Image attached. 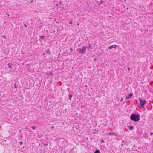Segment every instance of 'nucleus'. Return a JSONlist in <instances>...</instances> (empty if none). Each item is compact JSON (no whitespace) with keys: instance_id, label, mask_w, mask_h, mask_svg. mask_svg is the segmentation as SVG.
<instances>
[{"instance_id":"nucleus-16","label":"nucleus","mask_w":153,"mask_h":153,"mask_svg":"<svg viewBox=\"0 0 153 153\" xmlns=\"http://www.w3.org/2000/svg\"><path fill=\"white\" fill-rule=\"evenodd\" d=\"M152 134H153V133H152V132L151 133H150V135H152Z\"/></svg>"},{"instance_id":"nucleus-11","label":"nucleus","mask_w":153,"mask_h":153,"mask_svg":"<svg viewBox=\"0 0 153 153\" xmlns=\"http://www.w3.org/2000/svg\"><path fill=\"white\" fill-rule=\"evenodd\" d=\"M112 134H114L115 136H117V134L115 133H112Z\"/></svg>"},{"instance_id":"nucleus-24","label":"nucleus","mask_w":153,"mask_h":153,"mask_svg":"<svg viewBox=\"0 0 153 153\" xmlns=\"http://www.w3.org/2000/svg\"><path fill=\"white\" fill-rule=\"evenodd\" d=\"M70 97H72V96L71 95H70Z\"/></svg>"},{"instance_id":"nucleus-14","label":"nucleus","mask_w":153,"mask_h":153,"mask_svg":"<svg viewBox=\"0 0 153 153\" xmlns=\"http://www.w3.org/2000/svg\"><path fill=\"white\" fill-rule=\"evenodd\" d=\"M54 128V126H53L51 127V128L53 129V128Z\"/></svg>"},{"instance_id":"nucleus-20","label":"nucleus","mask_w":153,"mask_h":153,"mask_svg":"<svg viewBox=\"0 0 153 153\" xmlns=\"http://www.w3.org/2000/svg\"><path fill=\"white\" fill-rule=\"evenodd\" d=\"M14 87H15V88H16V85H14Z\"/></svg>"},{"instance_id":"nucleus-22","label":"nucleus","mask_w":153,"mask_h":153,"mask_svg":"<svg viewBox=\"0 0 153 153\" xmlns=\"http://www.w3.org/2000/svg\"><path fill=\"white\" fill-rule=\"evenodd\" d=\"M109 134L110 135H113L112 134V133L111 134Z\"/></svg>"},{"instance_id":"nucleus-13","label":"nucleus","mask_w":153,"mask_h":153,"mask_svg":"<svg viewBox=\"0 0 153 153\" xmlns=\"http://www.w3.org/2000/svg\"><path fill=\"white\" fill-rule=\"evenodd\" d=\"M44 37V36H41V37H40V38H41L42 39Z\"/></svg>"},{"instance_id":"nucleus-25","label":"nucleus","mask_w":153,"mask_h":153,"mask_svg":"<svg viewBox=\"0 0 153 153\" xmlns=\"http://www.w3.org/2000/svg\"><path fill=\"white\" fill-rule=\"evenodd\" d=\"M20 143H21V144H22V142H20Z\"/></svg>"},{"instance_id":"nucleus-8","label":"nucleus","mask_w":153,"mask_h":153,"mask_svg":"<svg viewBox=\"0 0 153 153\" xmlns=\"http://www.w3.org/2000/svg\"><path fill=\"white\" fill-rule=\"evenodd\" d=\"M32 128L33 129V130H34L35 129V126H33L32 127Z\"/></svg>"},{"instance_id":"nucleus-21","label":"nucleus","mask_w":153,"mask_h":153,"mask_svg":"<svg viewBox=\"0 0 153 153\" xmlns=\"http://www.w3.org/2000/svg\"><path fill=\"white\" fill-rule=\"evenodd\" d=\"M56 6H58V4H56Z\"/></svg>"},{"instance_id":"nucleus-19","label":"nucleus","mask_w":153,"mask_h":153,"mask_svg":"<svg viewBox=\"0 0 153 153\" xmlns=\"http://www.w3.org/2000/svg\"><path fill=\"white\" fill-rule=\"evenodd\" d=\"M102 3V1H101V3L100 4H101V3Z\"/></svg>"},{"instance_id":"nucleus-4","label":"nucleus","mask_w":153,"mask_h":153,"mask_svg":"<svg viewBox=\"0 0 153 153\" xmlns=\"http://www.w3.org/2000/svg\"><path fill=\"white\" fill-rule=\"evenodd\" d=\"M116 45H111V46H109L108 47V48L109 49H112L113 48H116Z\"/></svg>"},{"instance_id":"nucleus-17","label":"nucleus","mask_w":153,"mask_h":153,"mask_svg":"<svg viewBox=\"0 0 153 153\" xmlns=\"http://www.w3.org/2000/svg\"><path fill=\"white\" fill-rule=\"evenodd\" d=\"M127 69H128V70H129L130 69V68H128Z\"/></svg>"},{"instance_id":"nucleus-15","label":"nucleus","mask_w":153,"mask_h":153,"mask_svg":"<svg viewBox=\"0 0 153 153\" xmlns=\"http://www.w3.org/2000/svg\"><path fill=\"white\" fill-rule=\"evenodd\" d=\"M123 98H121V99L120 101L121 102H122V101H123Z\"/></svg>"},{"instance_id":"nucleus-18","label":"nucleus","mask_w":153,"mask_h":153,"mask_svg":"<svg viewBox=\"0 0 153 153\" xmlns=\"http://www.w3.org/2000/svg\"><path fill=\"white\" fill-rule=\"evenodd\" d=\"M25 27H26V25L25 24L24 25Z\"/></svg>"},{"instance_id":"nucleus-2","label":"nucleus","mask_w":153,"mask_h":153,"mask_svg":"<svg viewBox=\"0 0 153 153\" xmlns=\"http://www.w3.org/2000/svg\"><path fill=\"white\" fill-rule=\"evenodd\" d=\"M139 102H140V105L141 107H142L145 104L146 101L144 99H140Z\"/></svg>"},{"instance_id":"nucleus-5","label":"nucleus","mask_w":153,"mask_h":153,"mask_svg":"<svg viewBox=\"0 0 153 153\" xmlns=\"http://www.w3.org/2000/svg\"><path fill=\"white\" fill-rule=\"evenodd\" d=\"M132 95H133V94L132 93H130L129 95H128L126 98L127 99H130V97H132Z\"/></svg>"},{"instance_id":"nucleus-12","label":"nucleus","mask_w":153,"mask_h":153,"mask_svg":"<svg viewBox=\"0 0 153 153\" xmlns=\"http://www.w3.org/2000/svg\"><path fill=\"white\" fill-rule=\"evenodd\" d=\"M2 37H3L4 38H6V37L4 35L2 36Z\"/></svg>"},{"instance_id":"nucleus-23","label":"nucleus","mask_w":153,"mask_h":153,"mask_svg":"<svg viewBox=\"0 0 153 153\" xmlns=\"http://www.w3.org/2000/svg\"><path fill=\"white\" fill-rule=\"evenodd\" d=\"M27 128H28L27 127H26V129H27Z\"/></svg>"},{"instance_id":"nucleus-1","label":"nucleus","mask_w":153,"mask_h":153,"mask_svg":"<svg viewBox=\"0 0 153 153\" xmlns=\"http://www.w3.org/2000/svg\"><path fill=\"white\" fill-rule=\"evenodd\" d=\"M130 118L133 121H138L140 120V117L137 114H132L130 116Z\"/></svg>"},{"instance_id":"nucleus-3","label":"nucleus","mask_w":153,"mask_h":153,"mask_svg":"<svg viewBox=\"0 0 153 153\" xmlns=\"http://www.w3.org/2000/svg\"><path fill=\"white\" fill-rule=\"evenodd\" d=\"M86 48L85 47L83 46L82 47V49L79 50V53L81 54L85 53L86 51Z\"/></svg>"},{"instance_id":"nucleus-10","label":"nucleus","mask_w":153,"mask_h":153,"mask_svg":"<svg viewBox=\"0 0 153 153\" xmlns=\"http://www.w3.org/2000/svg\"><path fill=\"white\" fill-rule=\"evenodd\" d=\"M8 67L9 68H11L12 69V68H11V66L10 65V64H8Z\"/></svg>"},{"instance_id":"nucleus-6","label":"nucleus","mask_w":153,"mask_h":153,"mask_svg":"<svg viewBox=\"0 0 153 153\" xmlns=\"http://www.w3.org/2000/svg\"><path fill=\"white\" fill-rule=\"evenodd\" d=\"M94 153H100V152L99 150H96Z\"/></svg>"},{"instance_id":"nucleus-7","label":"nucleus","mask_w":153,"mask_h":153,"mask_svg":"<svg viewBox=\"0 0 153 153\" xmlns=\"http://www.w3.org/2000/svg\"><path fill=\"white\" fill-rule=\"evenodd\" d=\"M133 128L134 127L133 126H131L129 128V130H132Z\"/></svg>"},{"instance_id":"nucleus-9","label":"nucleus","mask_w":153,"mask_h":153,"mask_svg":"<svg viewBox=\"0 0 153 153\" xmlns=\"http://www.w3.org/2000/svg\"><path fill=\"white\" fill-rule=\"evenodd\" d=\"M69 23L70 24H72V20L70 21L69 22Z\"/></svg>"}]
</instances>
